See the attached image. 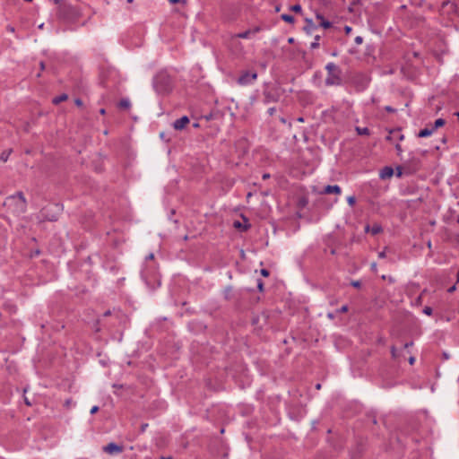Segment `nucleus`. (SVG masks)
<instances>
[{
  "label": "nucleus",
  "mask_w": 459,
  "mask_h": 459,
  "mask_svg": "<svg viewBox=\"0 0 459 459\" xmlns=\"http://www.w3.org/2000/svg\"><path fill=\"white\" fill-rule=\"evenodd\" d=\"M362 40H363V39H362V37H360V36H358V37H356V38H355V42H356L357 44H360V43H362Z\"/></svg>",
  "instance_id": "obj_36"
},
{
  "label": "nucleus",
  "mask_w": 459,
  "mask_h": 459,
  "mask_svg": "<svg viewBox=\"0 0 459 459\" xmlns=\"http://www.w3.org/2000/svg\"><path fill=\"white\" fill-rule=\"evenodd\" d=\"M347 202H348L350 206H353L355 204V203H356L355 196H353V195L348 196Z\"/></svg>",
  "instance_id": "obj_20"
},
{
  "label": "nucleus",
  "mask_w": 459,
  "mask_h": 459,
  "mask_svg": "<svg viewBox=\"0 0 459 459\" xmlns=\"http://www.w3.org/2000/svg\"><path fill=\"white\" fill-rule=\"evenodd\" d=\"M270 178V174H264V175H263V178H264V179H267V178Z\"/></svg>",
  "instance_id": "obj_43"
},
{
  "label": "nucleus",
  "mask_w": 459,
  "mask_h": 459,
  "mask_svg": "<svg viewBox=\"0 0 459 459\" xmlns=\"http://www.w3.org/2000/svg\"><path fill=\"white\" fill-rule=\"evenodd\" d=\"M382 230H383L382 227L378 224H374L372 226V228L370 229V231L373 235H377V234L382 232Z\"/></svg>",
  "instance_id": "obj_14"
},
{
  "label": "nucleus",
  "mask_w": 459,
  "mask_h": 459,
  "mask_svg": "<svg viewBox=\"0 0 459 459\" xmlns=\"http://www.w3.org/2000/svg\"><path fill=\"white\" fill-rule=\"evenodd\" d=\"M170 4H177L179 2V0H169Z\"/></svg>",
  "instance_id": "obj_45"
},
{
  "label": "nucleus",
  "mask_w": 459,
  "mask_h": 459,
  "mask_svg": "<svg viewBox=\"0 0 459 459\" xmlns=\"http://www.w3.org/2000/svg\"><path fill=\"white\" fill-rule=\"evenodd\" d=\"M67 99H68V95L65 93H63L59 96L55 97L53 99L52 102H53V104L57 105V104L66 100Z\"/></svg>",
  "instance_id": "obj_11"
},
{
  "label": "nucleus",
  "mask_w": 459,
  "mask_h": 459,
  "mask_svg": "<svg viewBox=\"0 0 459 459\" xmlns=\"http://www.w3.org/2000/svg\"><path fill=\"white\" fill-rule=\"evenodd\" d=\"M74 103H75V105H76V106H78V107L82 106V100H80V99H76V100H74Z\"/></svg>",
  "instance_id": "obj_35"
},
{
  "label": "nucleus",
  "mask_w": 459,
  "mask_h": 459,
  "mask_svg": "<svg viewBox=\"0 0 459 459\" xmlns=\"http://www.w3.org/2000/svg\"><path fill=\"white\" fill-rule=\"evenodd\" d=\"M316 20H317V21H319L320 22H321L323 20H325L324 16H323L322 14H320V13H317V14L316 15Z\"/></svg>",
  "instance_id": "obj_33"
},
{
  "label": "nucleus",
  "mask_w": 459,
  "mask_h": 459,
  "mask_svg": "<svg viewBox=\"0 0 459 459\" xmlns=\"http://www.w3.org/2000/svg\"><path fill=\"white\" fill-rule=\"evenodd\" d=\"M276 100H277L273 95H271V93H269V92L264 93V101L266 103L271 102V101H276Z\"/></svg>",
  "instance_id": "obj_18"
},
{
  "label": "nucleus",
  "mask_w": 459,
  "mask_h": 459,
  "mask_svg": "<svg viewBox=\"0 0 459 459\" xmlns=\"http://www.w3.org/2000/svg\"><path fill=\"white\" fill-rule=\"evenodd\" d=\"M386 139H387V140H391V135H388V136L386 137Z\"/></svg>",
  "instance_id": "obj_62"
},
{
  "label": "nucleus",
  "mask_w": 459,
  "mask_h": 459,
  "mask_svg": "<svg viewBox=\"0 0 459 459\" xmlns=\"http://www.w3.org/2000/svg\"><path fill=\"white\" fill-rule=\"evenodd\" d=\"M432 308L430 307H425L423 309L424 314L430 316L432 314Z\"/></svg>",
  "instance_id": "obj_24"
},
{
  "label": "nucleus",
  "mask_w": 459,
  "mask_h": 459,
  "mask_svg": "<svg viewBox=\"0 0 459 459\" xmlns=\"http://www.w3.org/2000/svg\"><path fill=\"white\" fill-rule=\"evenodd\" d=\"M281 123H283V124H285V123H286L285 118L281 117Z\"/></svg>",
  "instance_id": "obj_53"
},
{
  "label": "nucleus",
  "mask_w": 459,
  "mask_h": 459,
  "mask_svg": "<svg viewBox=\"0 0 459 459\" xmlns=\"http://www.w3.org/2000/svg\"><path fill=\"white\" fill-rule=\"evenodd\" d=\"M103 451L110 455L120 454L123 452V446L111 442L103 447Z\"/></svg>",
  "instance_id": "obj_5"
},
{
  "label": "nucleus",
  "mask_w": 459,
  "mask_h": 459,
  "mask_svg": "<svg viewBox=\"0 0 459 459\" xmlns=\"http://www.w3.org/2000/svg\"><path fill=\"white\" fill-rule=\"evenodd\" d=\"M259 30H260V29L258 27H256L253 30H247L246 31L239 32V33L236 34V37L238 39H249L251 36H254L255 34H256Z\"/></svg>",
  "instance_id": "obj_7"
},
{
  "label": "nucleus",
  "mask_w": 459,
  "mask_h": 459,
  "mask_svg": "<svg viewBox=\"0 0 459 459\" xmlns=\"http://www.w3.org/2000/svg\"><path fill=\"white\" fill-rule=\"evenodd\" d=\"M261 274L263 276H264V277H267V276H269L270 273H269V271L267 269H262L261 270Z\"/></svg>",
  "instance_id": "obj_29"
},
{
  "label": "nucleus",
  "mask_w": 459,
  "mask_h": 459,
  "mask_svg": "<svg viewBox=\"0 0 459 459\" xmlns=\"http://www.w3.org/2000/svg\"><path fill=\"white\" fill-rule=\"evenodd\" d=\"M455 290V285H453L452 287H450V288L448 289V292H449V293H452V292H454Z\"/></svg>",
  "instance_id": "obj_41"
},
{
  "label": "nucleus",
  "mask_w": 459,
  "mask_h": 459,
  "mask_svg": "<svg viewBox=\"0 0 459 459\" xmlns=\"http://www.w3.org/2000/svg\"><path fill=\"white\" fill-rule=\"evenodd\" d=\"M289 42H290V43H292V42H293V39H292V38H290V39H289Z\"/></svg>",
  "instance_id": "obj_55"
},
{
  "label": "nucleus",
  "mask_w": 459,
  "mask_h": 459,
  "mask_svg": "<svg viewBox=\"0 0 459 459\" xmlns=\"http://www.w3.org/2000/svg\"><path fill=\"white\" fill-rule=\"evenodd\" d=\"M320 26H322L324 29H329L332 27V23L325 19L320 22Z\"/></svg>",
  "instance_id": "obj_19"
},
{
  "label": "nucleus",
  "mask_w": 459,
  "mask_h": 459,
  "mask_svg": "<svg viewBox=\"0 0 459 459\" xmlns=\"http://www.w3.org/2000/svg\"><path fill=\"white\" fill-rule=\"evenodd\" d=\"M130 106L131 103L128 99H122L118 103V107L122 109H127L130 108Z\"/></svg>",
  "instance_id": "obj_12"
},
{
  "label": "nucleus",
  "mask_w": 459,
  "mask_h": 459,
  "mask_svg": "<svg viewBox=\"0 0 459 459\" xmlns=\"http://www.w3.org/2000/svg\"><path fill=\"white\" fill-rule=\"evenodd\" d=\"M1 160H3L4 162H5L8 159V153H5V152H3L1 157H0Z\"/></svg>",
  "instance_id": "obj_28"
},
{
  "label": "nucleus",
  "mask_w": 459,
  "mask_h": 459,
  "mask_svg": "<svg viewBox=\"0 0 459 459\" xmlns=\"http://www.w3.org/2000/svg\"><path fill=\"white\" fill-rule=\"evenodd\" d=\"M275 111H276V108L273 107V108H268L267 113L270 116H273L275 113Z\"/></svg>",
  "instance_id": "obj_32"
},
{
  "label": "nucleus",
  "mask_w": 459,
  "mask_h": 459,
  "mask_svg": "<svg viewBox=\"0 0 459 459\" xmlns=\"http://www.w3.org/2000/svg\"><path fill=\"white\" fill-rule=\"evenodd\" d=\"M394 175V169L391 167H385L380 171V178L382 179L390 178Z\"/></svg>",
  "instance_id": "obj_9"
},
{
  "label": "nucleus",
  "mask_w": 459,
  "mask_h": 459,
  "mask_svg": "<svg viewBox=\"0 0 459 459\" xmlns=\"http://www.w3.org/2000/svg\"><path fill=\"white\" fill-rule=\"evenodd\" d=\"M327 76L325 78V84L327 86L340 85L342 82V71L340 67L333 62L328 63L325 65Z\"/></svg>",
  "instance_id": "obj_3"
},
{
  "label": "nucleus",
  "mask_w": 459,
  "mask_h": 459,
  "mask_svg": "<svg viewBox=\"0 0 459 459\" xmlns=\"http://www.w3.org/2000/svg\"><path fill=\"white\" fill-rule=\"evenodd\" d=\"M323 193L326 194V195H331V194L340 195L342 193V189L337 185H333V186L328 185L324 188Z\"/></svg>",
  "instance_id": "obj_8"
},
{
  "label": "nucleus",
  "mask_w": 459,
  "mask_h": 459,
  "mask_svg": "<svg viewBox=\"0 0 459 459\" xmlns=\"http://www.w3.org/2000/svg\"><path fill=\"white\" fill-rule=\"evenodd\" d=\"M351 30H352L351 27H350V26L344 27V31L346 34H350Z\"/></svg>",
  "instance_id": "obj_34"
},
{
  "label": "nucleus",
  "mask_w": 459,
  "mask_h": 459,
  "mask_svg": "<svg viewBox=\"0 0 459 459\" xmlns=\"http://www.w3.org/2000/svg\"><path fill=\"white\" fill-rule=\"evenodd\" d=\"M348 306L347 305H343L341 308H339L337 310L338 313H346L348 311Z\"/></svg>",
  "instance_id": "obj_25"
},
{
  "label": "nucleus",
  "mask_w": 459,
  "mask_h": 459,
  "mask_svg": "<svg viewBox=\"0 0 459 459\" xmlns=\"http://www.w3.org/2000/svg\"><path fill=\"white\" fill-rule=\"evenodd\" d=\"M290 9L293 11V12H296V13H300L302 8L299 4H295V5H292L290 7Z\"/></svg>",
  "instance_id": "obj_22"
},
{
  "label": "nucleus",
  "mask_w": 459,
  "mask_h": 459,
  "mask_svg": "<svg viewBox=\"0 0 459 459\" xmlns=\"http://www.w3.org/2000/svg\"><path fill=\"white\" fill-rule=\"evenodd\" d=\"M395 170H396V176L398 178H401L402 175L403 174V168L402 166H398V167H396Z\"/></svg>",
  "instance_id": "obj_21"
},
{
  "label": "nucleus",
  "mask_w": 459,
  "mask_h": 459,
  "mask_svg": "<svg viewBox=\"0 0 459 459\" xmlns=\"http://www.w3.org/2000/svg\"><path fill=\"white\" fill-rule=\"evenodd\" d=\"M391 134H395V135L397 136V138L402 141L403 139V135L402 134H400L398 131L397 132H391Z\"/></svg>",
  "instance_id": "obj_31"
},
{
  "label": "nucleus",
  "mask_w": 459,
  "mask_h": 459,
  "mask_svg": "<svg viewBox=\"0 0 459 459\" xmlns=\"http://www.w3.org/2000/svg\"><path fill=\"white\" fill-rule=\"evenodd\" d=\"M391 354L394 359H396L398 357L397 350L394 346H392L391 348Z\"/></svg>",
  "instance_id": "obj_23"
},
{
  "label": "nucleus",
  "mask_w": 459,
  "mask_h": 459,
  "mask_svg": "<svg viewBox=\"0 0 459 459\" xmlns=\"http://www.w3.org/2000/svg\"><path fill=\"white\" fill-rule=\"evenodd\" d=\"M455 115L457 116L458 120H459V111H458V112H456V114H455Z\"/></svg>",
  "instance_id": "obj_61"
},
{
  "label": "nucleus",
  "mask_w": 459,
  "mask_h": 459,
  "mask_svg": "<svg viewBox=\"0 0 459 459\" xmlns=\"http://www.w3.org/2000/svg\"><path fill=\"white\" fill-rule=\"evenodd\" d=\"M369 230V226H367L366 227V231H368Z\"/></svg>",
  "instance_id": "obj_60"
},
{
  "label": "nucleus",
  "mask_w": 459,
  "mask_h": 459,
  "mask_svg": "<svg viewBox=\"0 0 459 459\" xmlns=\"http://www.w3.org/2000/svg\"><path fill=\"white\" fill-rule=\"evenodd\" d=\"M281 19L286 22H289V23H293L294 22V17L290 14H282L281 15Z\"/></svg>",
  "instance_id": "obj_15"
},
{
  "label": "nucleus",
  "mask_w": 459,
  "mask_h": 459,
  "mask_svg": "<svg viewBox=\"0 0 459 459\" xmlns=\"http://www.w3.org/2000/svg\"><path fill=\"white\" fill-rule=\"evenodd\" d=\"M160 459H172L171 457H164L162 456Z\"/></svg>",
  "instance_id": "obj_57"
},
{
  "label": "nucleus",
  "mask_w": 459,
  "mask_h": 459,
  "mask_svg": "<svg viewBox=\"0 0 459 459\" xmlns=\"http://www.w3.org/2000/svg\"><path fill=\"white\" fill-rule=\"evenodd\" d=\"M4 205L7 207L14 214H22L25 212L27 208V202L22 192H18L13 195L8 196Z\"/></svg>",
  "instance_id": "obj_1"
},
{
  "label": "nucleus",
  "mask_w": 459,
  "mask_h": 459,
  "mask_svg": "<svg viewBox=\"0 0 459 459\" xmlns=\"http://www.w3.org/2000/svg\"><path fill=\"white\" fill-rule=\"evenodd\" d=\"M351 285H352L353 287H355V288H359V287H360V285H361V283H360V281H351Z\"/></svg>",
  "instance_id": "obj_30"
},
{
  "label": "nucleus",
  "mask_w": 459,
  "mask_h": 459,
  "mask_svg": "<svg viewBox=\"0 0 459 459\" xmlns=\"http://www.w3.org/2000/svg\"><path fill=\"white\" fill-rule=\"evenodd\" d=\"M257 288H258L259 291L264 290V282L262 281V280L257 281Z\"/></svg>",
  "instance_id": "obj_26"
},
{
  "label": "nucleus",
  "mask_w": 459,
  "mask_h": 459,
  "mask_svg": "<svg viewBox=\"0 0 459 459\" xmlns=\"http://www.w3.org/2000/svg\"><path fill=\"white\" fill-rule=\"evenodd\" d=\"M385 109L389 112L394 111V108H392L391 107H386Z\"/></svg>",
  "instance_id": "obj_47"
},
{
  "label": "nucleus",
  "mask_w": 459,
  "mask_h": 459,
  "mask_svg": "<svg viewBox=\"0 0 459 459\" xmlns=\"http://www.w3.org/2000/svg\"><path fill=\"white\" fill-rule=\"evenodd\" d=\"M234 226H235L236 228H238V227H240V226H241V223H240L239 221H236V222H235V224H234Z\"/></svg>",
  "instance_id": "obj_44"
},
{
  "label": "nucleus",
  "mask_w": 459,
  "mask_h": 459,
  "mask_svg": "<svg viewBox=\"0 0 459 459\" xmlns=\"http://www.w3.org/2000/svg\"><path fill=\"white\" fill-rule=\"evenodd\" d=\"M446 121L443 118H437L435 121L434 126L432 128L437 129L438 127H441L445 125Z\"/></svg>",
  "instance_id": "obj_16"
},
{
  "label": "nucleus",
  "mask_w": 459,
  "mask_h": 459,
  "mask_svg": "<svg viewBox=\"0 0 459 459\" xmlns=\"http://www.w3.org/2000/svg\"><path fill=\"white\" fill-rule=\"evenodd\" d=\"M40 68H41L42 70L45 68V65H44V64H43L42 62L40 63Z\"/></svg>",
  "instance_id": "obj_51"
},
{
  "label": "nucleus",
  "mask_w": 459,
  "mask_h": 459,
  "mask_svg": "<svg viewBox=\"0 0 459 459\" xmlns=\"http://www.w3.org/2000/svg\"><path fill=\"white\" fill-rule=\"evenodd\" d=\"M414 362H415V358H414V357H412V356H411V357H410V359H409V363H410L411 365H413V364H414Z\"/></svg>",
  "instance_id": "obj_40"
},
{
  "label": "nucleus",
  "mask_w": 459,
  "mask_h": 459,
  "mask_svg": "<svg viewBox=\"0 0 459 459\" xmlns=\"http://www.w3.org/2000/svg\"><path fill=\"white\" fill-rule=\"evenodd\" d=\"M153 257H154V255L153 254H150L147 258L148 259H153Z\"/></svg>",
  "instance_id": "obj_49"
},
{
  "label": "nucleus",
  "mask_w": 459,
  "mask_h": 459,
  "mask_svg": "<svg viewBox=\"0 0 459 459\" xmlns=\"http://www.w3.org/2000/svg\"><path fill=\"white\" fill-rule=\"evenodd\" d=\"M155 90L161 94L168 93L171 90V79L166 71H160L154 77Z\"/></svg>",
  "instance_id": "obj_2"
},
{
  "label": "nucleus",
  "mask_w": 459,
  "mask_h": 459,
  "mask_svg": "<svg viewBox=\"0 0 459 459\" xmlns=\"http://www.w3.org/2000/svg\"><path fill=\"white\" fill-rule=\"evenodd\" d=\"M110 314H111L110 310H108V311H106V312L104 313V316H109Z\"/></svg>",
  "instance_id": "obj_48"
},
{
  "label": "nucleus",
  "mask_w": 459,
  "mask_h": 459,
  "mask_svg": "<svg viewBox=\"0 0 459 459\" xmlns=\"http://www.w3.org/2000/svg\"><path fill=\"white\" fill-rule=\"evenodd\" d=\"M328 317H329V318H333V315L332 313H329V314H328Z\"/></svg>",
  "instance_id": "obj_54"
},
{
  "label": "nucleus",
  "mask_w": 459,
  "mask_h": 459,
  "mask_svg": "<svg viewBox=\"0 0 459 459\" xmlns=\"http://www.w3.org/2000/svg\"><path fill=\"white\" fill-rule=\"evenodd\" d=\"M412 344H413L412 342H407V343L404 344V348L407 349V348L411 347Z\"/></svg>",
  "instance_id": "obj_42"
},
{
  "label": "nucleus",
  "mask_w": 459,
  "mask_h": 459,
  "mask_svg": "<svg viewBox=\"0 0 459 459\" xmlns=\"http://www.w3.org/2000/svg\"><path fill=\"white\" fill-rule=\"evenodd\" d=\"M321 387V385L320 384H317L316 385V388L319 389Z\"/></svg>",
  "instance_id": "obj_58"
},
{
  "label": "nucleus",
  "mask_w": 459,
  "mask_h": 459,
  "mask_svg": "<svg viewBox=\"0 0 459 459\" xmlns=\"http://www.w3.org/2000/svg\"><path fill=\"white\" fill-rule=\"evenodd\" d=\"M100 114H102V115H103V114H105V109H104V108H101V109L100 110Z\"/></svg>",
  "instance_id": "obj_52"
},
{
  "label": "nucleus",
  "mask_w": 459,
  "mask_h": 459,
  "mask_svg": "<svg viewBox=\"0 0 459 459\" xmlns=\"http://www.w3.org/2000/svg\"><path fill=\"white\" fill-rule=\"evenodd\" d=\"M24 401H25V403H26L27 405H29V406L30 405V403L28 401V399H27V398H25V399H24Z\"/></svg>",
  "instance_id": "obj_50"
},
{
  "label": "nucleus",
  "mask_w": 459,
  "mask_h": 459,
  "mask_svg": "<svg viewBox=\"0 0 459 459\" xmlns=\"http://www.w3.org/2000/svg\"><path fill=\"white\" fill-rule=\"evenodd\" d=\"M189 123V118L186 116H183L182 117L177 119L173 123V127L176 130H182L186 127V126Z\"/></svg>",
  "instance_id": "obj_6"
},
{
  "label": "nucleus",
  "mask_w": 459,
  "mask_h": 459,
  "mask_svg": "<svg viewBox=\"0 0 459 459\" xmlns=\"http://www.w3.org/2000/svg\"><path fill=\"white\" fill-rule=\"evenodd\" d=\"M395 149H396V151H397V154H398V155H401V153L403 152L402 146H401L399 143H397V144L395 145Z\"/></svg>",
  "instance_id": "obj_27"
},
{
  "label": "nucleus",
  "mask_w": 459,
  "mask_h": 459,
  "mask_svg": "<svg viewBox=\"0 0 459 459\" xmlns=\"http://www.w3.org/2000/svg\"><path fill=\"white\" fill-rule=\"evenodd\" d=\"M148 424L142 425V431L143 432L145 429L147 428Z\"/></svg>",
  "instance_id": "obj_46"
},
{
  "label": "nucleus",
  "mask_w": 459,
  "mask_h": 459,
  "mask_svg": "<svg viewBox=\"0 0 459 459\" xmlns=\"http://www.w3.org/2000/svg\"><path fill=\"white\" fill-rule=\"evenodd\" d=\"M298 121H299V122H303V118H302V117H299V118H298Z\"/></svg>",
  "instance_id": "obj_56"
},
{
  "label": "nucleus",
  "mask_w": 459,
  "mask_h": 459,
  "mask_svg": "<svg viewBox=\"0 0 459 459\" xmlns=\"http://www.w3.org/2000/svg\"><path fill=\"white\" fill-rule=\"evenodd\" d=\"M355 130L358 133V134H359V135H368L369 134V130L368 127L357 126Z\"/></svg>",
  "instance_id": "obj_13"
},
{
  "label": "nucleus",
  "mask_w": 459,
  "mask_h": 459,
  "mask_svg": "<svg viewBox=\"0 0 459 459\" xmlns=\"http://www.w3.org/2000/svg\"><path fill=\"white\" fill-rule=\"evenodd\" d=\"M385 255H385V250L378 253V257L379 258H385Z\"/></svg>",
  "instance_id": "obj_38"
},
{
  "label": "nucleus",
  "mask_w": 459,
  "mask_h": 459,
  "mask_svg": "<svg viewBox=\"0 0 459 459\" xmlns=\"http://www.w3.org/2000/svg\"><path fill=\"white\" fill-rule=\"evenodd\" d=\"M457 222L459 223V216H458V219H457Z\"/></svg>",
  "instance_id": "obj_64"
},
{
  "label": "nucleus",
  "mask_w": 459,
  "mask_h": 459,
  "mask_svg": "<svg viewBox=\"0 0 459 459\" xmlns=\"http://www.w3.org/2000/svg\"><path fill=\"white\" fill-rule=\"evenodd\" d=\"M319 40H320V36L316 35L314 39V41L311 43L310 48L312 49L317 48L319 47Z\"/></svg>",
  "instance_id": "obj_17"
},
{
  "label": "nucleus",
  "mask_w": 459,
  "mask_h": 459,
  "mask_svg": "<svg viewBox=\"0 0 459 459\" xmlns=\"http://www.w3.org/2000/svg\"><path fill=\"white\" fill-rule=\"evenodd\" d=\"M9 30H10V31H13V30H14V29H13V27H11V28L9 29Z\"/></svg>",
  "instance_id": "obj_59"
},
{
  "label": "nucleus",
  "mask_w": 459,
  "mask_h": 459,
  "mask_svg": "<svg viewBox=\"0 0 459 459\" xmlns=\"http://www.w3.org/2000/svg\"><path fill=\"white\" fill-rule=\"evenodd\" d=\"M98 411H99V407H98V406H93V407L91 409V414H94V413H96Z\"/></svg>",
  "instance_id": "obj_37"
},
{
  "label": "nucleus",
  "mask_w": 459,
  "mask_h": 459,
  "mask_svg": "<svg viewBox=\"0 0 459 459\" xmlns=\"http://www.w3.org/2000/svg\"><path fill=\"white\" fill-rule=\"evenodd\" d=\"M435 132V128H424V129H421L419 134H418V136L420 137V138H424V137H429L433 133Z\"/></svg>",
  "instance_id": "obj_10"
},
{
  "label": "nucleus",
  "mask_w": 459,
  "mask_h": 459,
  "mask_svg": "<svg viewBox=\"0 0 459 459\" xmlns=\"http://www.w3.org/2000/svg\"><path fill=\"white\" fill-rule=\"evenodd\" d=\"M257 79V73L255 72H244L238 78V83L239 85L245 86L252 84Z\"/></svg>",
  "instance_id": "obj_4"
},
{
  "label": "nucleus",
  "mask_w": 459,
  "mask_h": 459,
  "mask_svg": "<svg viewBox=\"0 0 459 459\" xmlns=\"http://www.w3.org/2000/svg\"><path fill=\"white\" fill-rule=\"evenodd\" d=\"M371 270H372L373 272H377V264H376V263H372V264H371Z\"/></svg>",
  "instance_id": "obj_39"
},
{
  "label": "nucleus",
  "mask_w": 459,
  "mask_h": 459,
  "mask_svg": "<svg viewBox=\"0 0 459 459\" xmlns=\"http://www.w3.org/2000/svg\"><path fill=\"white\" fill-rule=\"evenodd\" d=\"M127 2H128V3H132V2H133V0H127Z\"/></svg>",
  "instance_id": "obj_63"
}]
</instances>
